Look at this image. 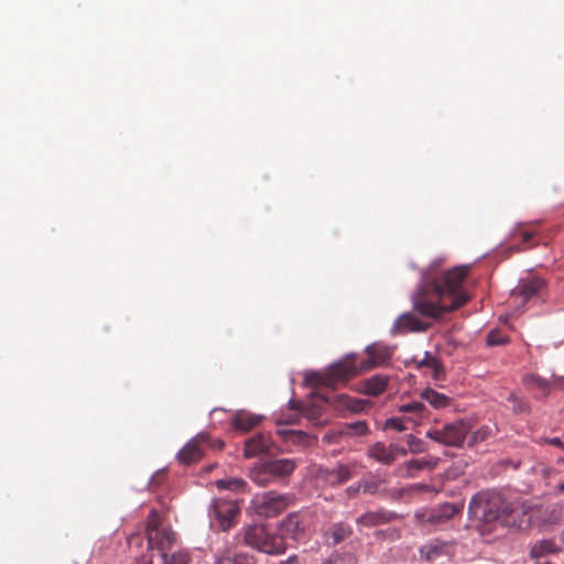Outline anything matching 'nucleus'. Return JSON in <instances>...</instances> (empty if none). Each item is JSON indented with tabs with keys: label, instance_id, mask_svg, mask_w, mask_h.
<instances>
[{
	"label": "nucleus",
	"instance_id": "nucleus-43",
	"mask_svg": "<svg viewBox=\"0 0 564 564\" xmlns=\"http://www.w3.org/2000/svg\"><path fill=\"white\" fill-rule=\"evenodd\" d=\"M513 404V411L519 413L529 412V405L525 401L519 399L514 394H510L508 399Z\"/></svg>",
	"mask_w": 564,
	"mask_h": 564
},
{
	"label": "nucleus",
	"instance_id": "nucleus-10",
	"mask_svg": "<svg viewBox=\"0 0 564 564\" xmlns=\"http://www.w3.org/2000/svg\"><path fill=\"white\" fill-rule=\"evenodd\" d=\"M214 564H256L253 555L237 550L235 540L227 541L225 545L215 553Z\"/></svg>",
	"mask_w": 564,
	"mask_h": 564
},
{
	"label": "nucleus",
	"instance_id": "nucleus-6",
	"mask_svg": "<svg viewBox=\"0 0 564 564\" xmlns=\"http://www.w3.org/2000/svg\"><path fill=\"white\" fill-rule=\"evenodd\" d=\"M253 502L259 516L272 518L282 513L293 502V496L269 491L257 497Z\"/></svg>",
	"mask_w": 564,
	"mask_h": 564
},
{
	"label": "nucleus",
	"instance_id": "nucleus-32",
	"mask_svg": "<svg viewBox=\"0 0 564 564\" xmlns=\"http://www.w3.org/2000/svg\"><path fill=\"white\" fill-rule=\"evenodd\" d=\"M216 486L221 490L243 491L247 482L241 478H228L217 480Z\"/></svg>",
	"mask_w": 564,
	"mask_h": 564
},
{
	"label": "nucleus",
	"instance_id": "nucleus-28",
	"mask_svg": "<svg viewBox=\"0 0 564 564\" xmlns=\"http://www.w3.org/2000/svg\"><path fill=\"white\" fill-rule=\"evenodd\" d=\"M268 529L263 525H252L245 529L243 542L256 549L259 546L261 539H268Z\"/></svg>",
	"mask_w": 564,
	"mask_h": 564
},
{
	"label": "nucleus",
	"instance_id": "nucleus-21",
	"mask_svg": "<svg viewBox=\"0 0 564 564\" xmlns=\"http://www.w3.org/2000/svg\"><path fill=\"white\" fill-rule=\"evenodd\" d=\"M523 383L527 389L534 393L536 399L546 398L551 390L550 382L538 375L525 376Z\"/></svg>",
	"mask_w": 564,
	"mask_h": 564
},
{
	"label": "nucleus",
	"instance_id": "nucleus-42",
	"mask_svg": "<svg viewBox=\"0 0 564 564\" xmlns=\"http://www.w3.org/2000/svg\"><path fill=\"white\" fill-rule=\"evenodd\" d=\"M341 401L352 412H361L367 404V401L365 400L351 399L345 395L341 397Z\"/></svg>",
	"mask_w": 564,
	"mask_h": 564
},
{
	"label": "nucleus",
	"instance_id": "nucleus-29",
	"mask_svg": "<svg viewBox=\"0 0 564 564\" xmlns=\"http://www.w3.org/2000/svg\"><path fill=\"white\" fill-rule=\"evenodd\" d=\"M558 551L557 545L552 540H540L532 544L530 556L532 558H542Z\"/></svg>",
	"mask_w": 564,
	"mask_h": 564
},
{
	"label": "nucleus",
	"instance_id": "nucleus-8",
	"mask_svg": "<svg viewBox=\"0 0 564 564\" xmlns=\"http://www.w3.org/2000/svg\"><path fill=\"white\" fill-rule=\"evenodd\" d=\"M210 442L208 433H199L189 440L178 452L177 459L183 465H191L202 459L205 454V445Z\"/></svg>",
	"mask_w": 564,
	"mask_h": 564
},
{
	"label": "nucleus",
	"instance_id": "nucleus-3",
	"mask_svg": "<svg viewBox=\"0 0 564 564\" xmlns=\"http://www.w3.org/2000/svg\"><path fill=\"white\" fill-rule=\"evenodd\" d=\"M145 536L148 540L145 551L135 552V554L134 550L142 546V538L139 534H132L128 540L130 552L134 556V564H152L151 550L163 553L170 551L176 543L175 533L170 527L162 524L155 510H151L147 518Z\"/></svg>",
	"mask_w": 564,
	"mask_h": 564
},
{
	"label": "nucleus",
	"instance_id": "nucleus-34",
	"mask_svg": "<svg viewBox=\"0 0 564 564\" xmlns=\"http://www.w3.org/2000/svg\"><path fill=\"white\" fill-rule=\"evenodd\" d=\"M164 564H188L189 557L186 552L178 551L167 553V551L161 553Z\"/></svg>",
	"mask_w": 564,
	"mask_h": 564
},
{
	"label": "nucleus",
	"instance_id": "nucleus-22",
	"mask_svg": "<svg viewBox=\"0 0 564 564\" xmlns=\"http://www.w3.org/2000/svg\"><path fill=\"white\" fill-rule=\"evenodd\" d=\"M267 465L270 468V473L274 477L275 480H280L290 476L295 469V462L290 458H281V459H271L265 460Z\"/></svg>",
	"mask_w": 564,
	"mask_h": 564
},
{
	"label": "nucleus",
	"instance_id": "nucleus-38",
	"mask_svg": "<svg viewBox=\"0 0 564 564\" xmlns=\"http://www.w3.org/2000/svg\"><path fill=\"white\" fill-rule=\"evenodd\" d=\"M322 564H355V558L351 554L333 553Z\"/></svg>",
	"mask_w": 564,
	"mask_h": 564
},
{
	"label": "nucleus",
	"instance_id": "nucleus-31",
	"mask_svg": "<svg viewBox=\"0 0 564 564\" xmlns=\"http://www.w3.org/2000/svg\"><path fill=\"white\" fill-rule=\"evenodd\" d=\"M421 398L427 401L435 409H443L449 404V398L431 388L422 391Z\"/></svg>",
	"mask_w": 564,
	"mask_h": 564
},
{
	"label": "nucleus",
	"instance_id": "nucleus-4",
	"mask_svg": "<svg viewBox=\"0 0 564 564\" xmlns=\"http://www.w3.org/2000/svg\"><path fill=\"white\" fill-rule=\"evenodd\" d=\"M356 375H358V367L355 362V356L348 355L332 364L324 375L314 373L312 380L318 386L335 388L336 384L347 382Z\"/></svg>",
	"mask_w": 564,
	"mask_h": 564
},
{
	"label": "nucleus",
	"instance_id": "nucleus-27",
	"mask_svg": "<svg viewBox=\"0 0 564 564\" xmlns=\"http://www.w3.org/2000/svg\"><path fill=\"white\" fill-rule=\"evenodd\" d=\"M261 422V416L247 413V412H238L232 417V426L236 430L248 432L256 427Z\"/></svg>",
	"mask_w": 564,
	"mask_h": 564
},
{
	"label": "nucleus",
	"instance_id": "nucleus-39",
	"mask_svg": "<svg viewBox=\"0 0 564 564\" xmlns=\"http://www.w3.org/2000/svg\"><path fill=\"white\" fill-rule=\"evenodd\" d=\"M463 509L462 505L456 503H444L442 505L438 510L441 512V517L443 519H446L448 521L452 519L455 514L459 513Z\"/></svg>",
	"mask_w": 564,
	"mask_h": 564
},
{
	"label": "nucleus",
	"instance_id": "nucleus-49",
	"mask_svg": "<svg viewBox=\"0 0 564 564\" xmlns=\"http://www.w3.org/2000/svg\"><path fill=\"white\" fill-rule=\"evenodd\" d=\"M361 488H362V491H364V492H373V490H375V489L372 488V486H371V485H369V484L361 485Z\"/></svg>",
	"mask_w": 564,
	"mask_h": 564
},
{
	"label": "nucleus",
	"instance_id": "nucleus-25",
	"mask_svg": "<svg viewBox=\"0 0 564 564\" xmlns=\"http://www.w3.org/2000/svg\"><path fill=\"white\" fill-rule=\"evenodd\" d=\"M270 468L265 462L256 464L249 473V476L253 482H256L260 487H267L276 480L270 473Z\"/></svg>",
	"mask_w": 564,
	"mask_h": 564
},
{
	"label": "nucleus",
	"instance_id": "nucleus-41",
	"mask_svg": "<svg viewBox=\"0 0 564 564\" xmlns=\"http://www.w3.org/2000/svg\"><path fill=\"white\" fill-rule=\"evenodd\" d=\"M509 341V338L503 335L499 329H492L487 336V344L489 346L503 345Z\"/></svg>",
	"mask_w": 564,
	"mask_h": 564
},
{
	"label": "nucleus",
	"instance_id": "nucleus-1",
	"mask_svg": "<svg viewBox=\"0 0 564 564\" xmlns=\"http://www.w3.org/2000/svg\"><path fill=\"white\" fill-rule=\"evenodd\" d=\"M469 267L460 265L446 271L441 279L424 276L412 294L413 310L422 317L438 318L455 311L469 301L464 281Z\"/></svg>",
	"mask_w": 564,
	"mask_h": 564
},
{
	"label": "nucleus",
	"instance_id": "nucleus-2",
	"mask_svg": "<svg viewBox=\"0 0 564 564\" xmlns=\"http://www.w3.org/2000/svg\"><path fill=\"white\" fill-rule=\"evenodd\" d=\"M468 516L482 524V531L500 525L521 528L525 511L519 501H508L495 490H485L473 496L468 505Z\"/></svg>",
	"mask_w": 564,
	"mask_h": 564
},
{
	"label": "nucleus",
	"instance_id": "nucleus-36",
	"mask_svg": "<svg viewBox=\"0 0 564 564\" xmlns=\"http://www.w3.org/2000/svg\"><path fill=\"white\" fill-rule=\"evenodd\" d=\"M369 432V427L365 421H357L355 423L347 424L340 432L348 435H366Z\"/></svg>",
	"mask_w": 564,
	"mask_h": 564
},
{
	"label": "nucleus",
	"instance_id": "nucleus-24",
	"mask_svg": "<svg viewBox=\"0 0 564 564\" xmlns=\"http://www.w3.org/2000/svg\"><path fill=\"white\" fill-rule=\"evenodd\" d=\"M389 383V376L375 375L364 382L362 391L370 397H378L383 393Z\"/></svg>",
	"mask_w": 564,
	"mask_h": 564
},
{
	"label": "nucleus",
	"instance_id": "nucleus-17",
	"mask_svg": "<svg viewBox=\"0 0 564 564\" xmlns=\"http://www.w3.org/2000/svg\"><path fill=\"white\" fill-rule=\"evenodd\" d=\"M366 352L368 355V359L361 362V370H368L376 366H380L387 362L391 357V352L387 347H380L376 345L368 346Z\"/></svg>",
	"mask_w": 564,
	"mask_h": 564
},
{
	"label": "nucleus",
	"instance_id": "nucleus-40",
	"mask_svg": "<svg viewBox=\"0 0 564 564\" xmlns=\"http://www.w3.org/2000/svg\"><path fill=\"white\" fill-rule=\"evenodd\" d=\"M386 430H394L403 432L408 430V422L405 417H390L384 422Z\"/></svg>",
	"mask_w": 564,
	"mask_h": 564
},
{
	"label": "nucleus",
	"instance_id": "nucleus-16",
	"mask_svg": "<svg viewBox=\"0 0 564 564\" xmlns=\"http://www.w3.org/2000/svg\"><path fill=\"white\" fill-rule=\"evenodd\" d=\"M394 518V514L383 509L367 511L356 519V523L365 528H375L389 523Z\"/></svg>",
	"mask_w": 564,
	"mask_h": 564
},
{
	"label": "nucleus",
	"instance_id": "nucleus-13",
	"mask_svg": "<svg viewBox=\"0 0 564 564\" xmlns=\"http://www.w3.org/2000/svg\"><path fill=\"white\" fill-rule=\"evenodd\" d=\"M398 411L401 413L409 414L408 416H405L406 422L412 424L413 426H420L424 424L430 417V411L427 410L425 404L420 401H412L400 404L398 406Z\"/></svg>",
	"mask_w": 564,
	"mask_h": 564
},
{
	"label": "nucleus",
	"instance_id": "nucleus-50",
	"mask_svg": "<svg viewBox=\"0 0 564 564\" xmlns=\"http://www.w3.org/2000/svg\"><path fill=\"white\" fill-rule=\"evenodd\" d=\"M290 406L294 410H300V402H295V401H290Z\"/></svg>",
	"mask_w": 564,
	"mask_h": 564
},
{
	"label": "nucleus",
	"instance_id": "nucleus-45",
	"mask_svg": "<svg viewBox=\"0 0 564 564\" xmlns=\"http://www.w3.org/2000/svg\"><path fill=\"white\" fill-rule=\"evenodd\" d=\"M519 235L521 236L522 243H527L535 236V231L524 229V230H520Z\"/></svg>",
	"mask_w": 564,
	"mask_h": 564
},
{
	"label": "nucleus",
	"instance_id": "nucleus-35",
	"mask_svg": "<svg viewBox=\"0 0 564 564\" xmlns=\"http://www.w3.org/2000/svg\"><path fill=\"white\" fill-rule=\"evenodd\" d=\"M495 429L489 425H482L479 429H477L475 432H473L470 436V443L478 444L481 442H485L489 437L494 435Z\"/></svg>",
	"mask_w": 564,
	"mask_h": 564
},
{
	"label": "nucleus",
	"instance_id": "nucleus-44",
	"mask_svg": "<svg viewBox=\"0 0 564 564\" xmlns=\"http://www.w3.org/2000/svg\"><path fill=\"white\" fill-rule=\"evenodd\" d=\"M427 521H429L430 523H432V524H440V523H444V522H446V519H443V518L441 517V512H440V510L437 509V510H433V511L430 513V516H429V518H427Z\"/></svg>",
	"mask_w": 564,
	"mask_h": 564
},
{
	"label": "nucleus",
	"instance_id": "nucleus-53",
	"mask_svg": "<svg viewBox=\"0 0 564 564\" xmlns=\"http://www.w3.org/2000/svg\"><path fill=\"white\" fill-rule=\"evenodd\" d=\"M558 463L564 464V458H560V459H558Z\"/></svg>",
	"mask_w": 564,
	"mask_h": 564
},
{
	"label": "nucleus",
	"instance_id": "nucleus-30",
	"mask_svg": "<svg viewBox=\"0 0 564 564\" xmlns=\"http://www.w3.org/2000/svg\"><path fill=\"white\" fill-rule=\"evenodd\" d=\"M438 463V458H416L405 463L406 474L410 477L415 476V471L427 469L433 470Z\"/></svg>",
	"mask_w": 564,
	"mask_h": 564
},
{
	"label": "nucleus",
	"instance_id": "nucleus-18",
	"mask_svg": "<svg viewBox=\"0 0 564 564\" xmlns=\"http://www.w3.org/2000/svg\"><path fill=\"white\" fill-rule=\"evenodd\" d=\"M355 475V465H339L334 469L325 471V480L328 485L335 487L350 480Z\"/></svg>",
	"mask_w": 564,
	"mask_h": 564
},
{
	"label": "nucleus",
	"instance_id": "nucleus-12",
	"mask_svg": "<svg viewBox=\"0 0 564 564\" xmlns=\"http://www.w3.org/2000/svg\"><path fill=\"white\" fill-rule=\"evenodd\" d=\"M238 512L239 508L234 501L217 499L213 503V514L224 531L234 525Z\"/></svg>",
	"mask_w": 564,
	"mask_h": 564
},
{
	"label": "nucleus",
	"instance_id": "nucleus-46",
	"mask_svg": "<svg viewBox=\"0 0 564 564\" xmlns=\"http://www.w3.org/2000/svg\"><path fill=\"white\" fill-rule=\"evenodd\" d=\"M224 445H225V444H224V442H223V441H220V440H212V438H210L209 444H208V445H205V449H206L207 447H210V448H214V449H218V451H220V449H223V448H224Z\"/></svg>",
	"mask_w": 564,
	"mask_h": 564
},
{
	"label": "nucleus",
	"instance_id": "nucleus-51",
	"mask_svg": "<svg viewBox=\"0 0 564 564\" xmlns=\"http://www.w3.org/2000/svg\"><path fill=\"white\" fill-rule=\"evenodd\" d=\"M557 492H564V481L560 482L556 488Z\"/></svg>",
	"mask_w": 564,
	"mask_h": 564
},
{
	"label": "nucleus",
	"instance_id": "nucleus-7",
	"mask_svg": "<svg viewBox=\"0 0 564 564\" xmlns=\"http://www.w3.org/2000/svg\"><path fill=\"white\" fill-rule=\"evenodd\" d=\"M543 288L544 281L539 278L521 279L511 291L510 300L514 306H523L530 300L539 297Z\"/></svg>",
	"mask_w": 564,
	"mask_h": 564
},
{
	"label": "nucleus",
	"instance_id": "nucleus-23",
	"mask_svg": "<svg viewBox=\"0 0 564 564\" xmlns=\"http://www.w3.org/2000/svg\"><path fill=\"white\" fill-rule=\"evenodd\" d=\"M281 532L291 539H299L304 532V524L299 513H290L281 523Z\"/></svg>",
	"mask_w": 564,
	"mask_h": 564
},
{
	"label": "nucleus",
	"instance_id": "nucleus-20",
	"mask_svg": "<svg viewBox=\"0 0 564 564\" xmlns=\"http://www.w3.org/2000/svg\"><path fill=\"white\" fill-rule=\"evenodd\" d=\"M258 551L267 554H282L284 553L286 545L282 535L273 532H268V539H261Z\"/></svg>",
	"mask_w": 564,
	"mask_h": 564
},
{
	"label": "nucleus",
	"instance_id": "nucleus-5",
	"mask_svg": "<svg viewBox=\"0 0 564 564\" xmlns=\"http://www.w3.org/2000/svg\"><path fill=\"white\" fill-rule=\"evenodd\" d=\"M468 431V424L459 420L445 424L442 429H430L426 437L446 446L460 447Z\"/></svg>",
	"mask_w": 564,
	"mask_h": 564
},
{
	"label": "nucleus",
	"instance_id": "nucleus-48",
	"mask_svg": "<svg viewBox=\"0 0 564 564\" xmlns=\"http://www.w3.org/2000/svg\"><path fill=\"white\" fill-rule=\"evenodd\" d=\"M361 489V484L350 486L346 489V494L349 497H355Z\"/></svg>",
	"mask_w": 564,
	"mask_h": 564
},
{
	"label": "nucleus",
	"instance_id": "nucleus-19",
	"mask_svg": "<svg viewBox=\"0 0 564 564\" xmlns=\"http://www.w3.org/2000/svg\"><path fill=\"white\" fill-rule=\"evenodd\" d=\"M271 447V441L263 434L256 435L245 443V456L254 457L263 453H268Z\"/></svg>",
	"mask_w": 564,
	"mask_h": 564
},
{
	"label": "nucleus",
	"instance_id": "nucleus-15",
	"mask_svg": "<svg viewBox=\"0 0 564 564\" xmlns=\"http://www.w3.org/2000/svg\"><path fill=\"white\" fill-rule=\"evenodd\" d=\"M352 532V527L349 523L340 521L332 523L324 531V538L329 545L335 546L349 539Z\"/></svg>",
	"mask_w": 564,
	"mask_h": 564
},
{
	"label": "nucleus",
	"instance_id": "nucleus-47",
	"mask_svg": "<svg viewBox=\"0 0 564 564\" xmlns=\"http://www.w3.org/2000/svg\"><path fill=\"white\" fill-rule=\"evenodd\" d=\"M545 443L550 444V445H553V446H556V447H560L564 451V443L562 442L561 438L558 437H552V438H545L544 440Z\"/></svg>",
	"mask_w": 564,
	"mask_h": 564
},
{
	"label": "nucleus",
	"instance_id": "nucleus-11",
	"mask_svg": "<svg viewBox=\"0 0 564 564\" xmlns=\"http://www.w3.org/2000/svg\"><path fill=\"white\" fill-rule=\"evenodd\" d=\"M406 455V448L399 446L397 444H390L387 446L386 444L378 442L372 444L368 448V456L383 465H390L394 460H397L399 456Z\"/></svg>",
	"mask_w": 564,
	"mask_h": 564
},
{
	"label": "nucleus",
	"instance_id": "nucleus-52",
	"mask_svg": "<svg viewBox=\"0 0 564 564\" xmlns=\"http://www.w3.org/2000/svg\"><path fill=\"white\" fill-rule=\"evenodd\" d=\"M280 564H293V563L291 560H288V561L281 562Z\"/></svg>",
	"mask_w": 564,
	"mask_h": 564
},
{
	"label": "nucleus",
	"instance_id": "nucleus-37",
	"mask_svg": "<svg viewBox=\"0 0 564 564\" xmlns=\"http://www.w3.org/2000/svg\"><path fill=\"white\" fill-rule=\"evenodd\" d=\"M406 444H408L406 451L412 454H420V453L425 452V449H426L425 443L421 438H417L412 434L406 436Z\"/></svg>",
	"mask_w": 564,
	"mask_h": 564
},
{
	"label": "nucleus",
	"instance_id": "nucleus-26",
	"mask_svg": "<svg viewBox=\"0 0 564 564\" xmlns=\"http://www.w3.org/2000/svg\"><path fill=\"white\" fill-rule=\"evenodd\" d=\"M417 369H422L424 367L430 368L432 370V377L435 380H442L445 376V370L441 360L426 351L422 360L416 361Z\"/></svg>",
	"mask_w": 564,
	"mask_h": 564
},
{
	"label": "nucleus",
	"instance_id": "nucleus-14",
	"mask_svg": "<svg viewBox=\"0 0 564 564\" xmlns=\"http://www.w3.org/2000/svg\"><path fill=\"white\" fill-rule=\"evenodd\" d=\"M431 327L430 322L415 316L413 313H403L400 315L393 324V329L397 333L408 332H425Z\"/></svg>",
	"mask_w": 564,
	"mask_h": 564
},
{
	"label": "nucleus",
	"instance_id": "nucleus-9",
	"mask_svg": "<svg viewBox=\"0 0 564 564\" xmlns=\"http://www.w3.org/2000/svg\"><path fill=\"white\" fill-rule=\"evenodd\" d=\"M454 543L433 539L424 543L419 549L420 561L425 563H435L443 557L452 556Z\"/></svg>",
	"mask_w": 564,
	"mask_h": 564
},
{
	"label": "nucleus",
	"instance_id": "nucleus-33",
	"mask_svg": "<svg viewBox=\"0 0 564 564\" xmlns=\"http://www.w3.org/2000/svg\"><path fill=\"white\" fill-rule=\"evenodd\" d=\"M284 433L289 436L292 443L302 445L304 447L311 446L316 442L314 436H311L310 434L302 431H288Z\"/></svg>",
	"mask_w": 564,
	"mask_h": 564
}]
</instances>
